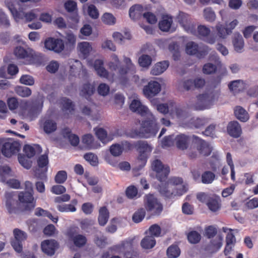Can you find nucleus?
Here are the masks:
<instances>
[{"mask_svg": "<svg viewBox=\"0 0 258 258\" xmlns=\"http://www.w3.org/2000/svg\"><path fill=\"white\" fill-rule=\"evenodd\" d=\"M182 183L181 178L173 177L169 178L165 184L160 185L159 191L163 196L172 198L186 191L185 187Z\"/></svg>", "mask_w": 258, "mask_h": 258, "instance_id": "1", "label": "nucleus"}, {"mask_svg": "<svg viewBox=\"0 0 258 258\" xmlns=\"http://www.w3.org/2000/svg\"><path fill=\"white\" fill-rule=\"evenodd\" d=\"M148 116H150L151 117L142 121L140 129L136 131V135L140 138H148L154 137L159 130V127L156 123L155 118L151 113Z\"/></svg>", "mask_w": 258, "mask_h": 258, "instance_id": "2", "label": "nucleus"}, {"mask_svg": "<svg viewBox=\"0 0 258 258\" xmlns=\"http://www.w3.org/2000/svg\"><path fill=\"white\" fill-rule=\"evenodd\" d=\"M140 51L143 54L139 57L138 63L141 67L148 69L155 58L156 51L149 43L143 45Z\"/></svg>", "mask_w": 258, "mask_h": 258, "instance_id": "3", "label": "nucleus"}, {"mask_svg": "<svg viewBox=\"0 0 258 258\" xmlns=\"http://www.w3.org/2000/svg\"><path fill=\"white\" fill-rule=\"evenodd\" d=\"M21 145L11 139H0V153L6 157H11L20 150Z\"/></svg>", "mask_w": 258, "mask_h": 258, "instance_id": "4", "label": "nucleus"}, {"mask_svg": "<svg viewBox=\"0 0 258 258\" xmlns=\"http://www.w3.org/2000/svg\"><path fill=\"white\" fill-rule=\"evenodd\" d=\"M152 169L156 172V176L161 182L164 181L170 172L169 167L163 164L162 162L158 159H154L151 163Z\"/></svg>", "mask_w": 258, "mask_h": 258, "instance_id": "5", "label": "nucleus"}, {"mask_svg": "<svg viewBox=\"0 0 258 258\" xmlns=\"http://www.w3.org/2000/svg\"><path fill=\"white\" fill-rule=\"evenodd\" d=\"M214 95L212 92L205 93L198 96V102L194 107L196 110L208 108L213 103Z\"/></svg>", "mask_w": 258, "mask_h": 258, "instance_id": "6", "label": "nucleus"}, {"mask_svg": "<svg viewBox=\"0 0 258 258\" xmlns=\"http://www.w3.org/2000/svg\"><path fill=\"white\" fill-rule=\"evenodd\" d=\"M135 147L139 152L138 160L143 164L146 162L147 159L152 150V147L147 142L139 141L136 143Z\"/></svg>", "mask_w": 258, "mask_h": 258, "instance_id": "7", "label": "nucleus"}, {"mask_svg": "<svg viewBox=\"0 0 258 258\" xmlns=\"http://www.w3.org/2000/svg\"><path fill=\"white\" fill-rule=\"evenodd\" d=\"M13 233L14 239L12 240L11 245L16 251L20 253L23 249L22 242L27 239V234L18 228L15 229Z\"/></svg>", "mask_w": 258, "mask_h": 258, "instance_id": "8", "label": "nucleus"}, {"mask_svg": "<svg viewBox=\"0 0 258 258\" xmlns=\"http://www.w3.org/2000/svg\"><path fill=\"white\" fill-rule=\"evenodd\" d=\"M45 48L49 50H52L56 53H60L64 48V44L61 39H55L49 37L44 42Z\"/></svg>", "mask_w": 258, "mask_h": 258, "instance_id": "9", "label": "nucleus"}, {"mask_svg": "<svg viewBox=\"0 0 258 258\" xmlns=\"http://www.w3.org/2000/svg\"><path fill=\"white\" fill-rule=\"evenodd\" d=\"M18 200L26 208L31 210L35 207L36 201L33 194L31 192L21 191L18 195Z\"/></svg>", "mask_w": 258, "mask_h": 258, "instance_id": "10", "label": "nucleus"}, {"mask_svg": "<svg viewBox=\"0 0 258 258\" xmlns=\"http://www.w3.org/2000/svg\"><path fill=\"white\" fill-rule=\"evenodd\" d=\"M161 91V85L156 81H150L145 86L143 89L144 95L148 98H151L157 95Z\"/></svg>", "mask_w": 258, "mask_h": 258, "instance_id": "11", "label": "nucleus"}, {"mask_svg": "<svg viewBox=\"0 0 258 258\" xmlns=\"http://www.w3.org/2000/svg\"><path fill=\"white\" fill-rule=\"evenodd\" d=\"M178 22L185 31L193 33L196 31V26L191 22L189 16L184 13H180L177 17Z\"/></svg>", "mask_w": 258, "mask_h": 258, "instance_id": "12", "label": "nucleus"}, {"mask_svg": "<svg viewBox=\"0 0 258 258\" xmlns=\"http://www.w3.org/2000/svg\"><path fill=\"white\" fill-rule=\"evenodd\" d=\"M132 148L130 143L127 141H122L120 144H114L109 148L111 154L114 157H118L121 155L124 150H129Z\"/></svg>", "mask_w": 258, "mask_h": 258, "instance_id": "13", "label": "nucleus"}, {"mask_svg": "<svg viewBox=\"0 0 258 258\" xmlns=\"http://www.w3.org/2000/svg\"><path fill=\"white\" fill-rule=\"evenodd\" d=\"M58 247V243L54 240H45L41 242V247L42 251L45 254L51 256L55 253Z\"/></svg>", "mask_w": 258, "mask_h": 258, "instance_id": "14", "label": "nucleus"}, {"mask_svg": "<svg viewBox=\"0 0 258 258\" xmlns=\"http://www.w3.org/2000/svg\"><path fill=\"white\" fill-rule=\"evenodd\" d=\"M144 203L149 210H162L163 205L160 201L153 195L149 194L145 196Z\"/></svg>", "mask_w": 258, "mask_h": 258, "instance_id": "15", "label": "nucleus"}, {"mask_svg": "<svg viewBox=\"0 0 258 258\" xmlns=\"http://www.w3.org/2000/svg\"><path fill=\"white\" fill-rule=\"evenodd\" d=\"M67 236L70 240L73 241L75 245L78 247L84 246L87 242L86 236L82 234L76 235V232L73 229H70L68 231Z\"/></svg>", "mask_w": 258, "mask_h": 258, "instance_id": "16", "label": "nucleus"}, {"mask_svg": "<svg viewBox=\"0 0 258 258\" xmlns=\"http://www.w3.org/2000/svg\"><path fill=\"white\" fill-rule=\"evenodd\" d=\"M130 108L132 111L137 112L143 116L151 114L148 108L143 105L141 101L138 99L132 100L130 105Z\"/></svg>", "mask_w": 258, "mask_h": 258, "instance_id": "17", "label": "nucleus"}, {"mask_svg": "<svg viewBox=\"0 0 258 258\" xmlns=\"http://www.w3.org/2000/svg\"><path fill=\"white\" fill-rule=\"evenodd\" d=\"M194 142L195 147L197 148L199 154L204 156L210 155L212 148L208 143L200 139H197Z\"/></svg>", "mask_w": 258, "mask_h": 258, "instance_id": "18", "label": "nucleus"}, {"mask_svg": "<svg viewBox=\"0 0 258 258\" xmlns=\"http://www.w3.org/2000/svg\"><path fill=\"white\" fill-rule=\"evenodd\" d=\"M222 237L221 235H218L210 241V243L206 246V249L212 253L216 252L222 247Z\"/></svg>", "mask_w": 258, "mask_h": 258, "instance_id": "19", "label": "nucleus"}, {"mask_svg": "<svg viewBox=\"0 0 258 258\" xmlns=\"http://www.w3.org/2000/svg\"><path fill=\"white\" fill-rule=\"evenodd\" d=\"M126 219L124 218H114L111 220V223L106 228V231L113 233L117 230V227H124L126 225Z\"/></svg>", "mask_w": 258, "mask_h": 258, "instance_id": "20", "label": "nucleus"}, {"mask_svg": "<svg viewBox=\"0 0 258 258\" xmlns=\"http://www.w3.org/2000/svg\"><path fill=\"white\" fill-rule=\"evenodd\" d=\"M227 132L230 136L238 138L240 136L242 130L239 123L237 121H233L228 124Z\"/></svg>", "mask_w": 258, "mask_h": 258, "instance_id": "21", "label": "nucleus"}, {"mask_svg": "<svg viewBox=\"0 0 258 258\" xmlns=\"http://www.w3.org/2000/svg\"><path fill=\"white\" fill-rule=\"evenodd\" d=\"M220 15L221 16L222 20L224 21L225 23V26L226 27L227 29L228 30V31H229V33L231 34L232 33V30L235 28V27L237 25L238 23V21L235 19L233 20L232 21L228 23L227 21V20L228 19V16L229 15L228 13L224 10H221L219 12Z\"/></svg>", "mask_w": 258, "mask_h": 258, "instance_id": "22", "label": "nucleus"}, {"mask_svg": "<svg viewBox=\"0 0 258 258\" xmlns=\"http://www.w3.org/2000/svg\"><path fill=\"white\" fill-rule=\"evenodd\" d=\"M15 55L20 58L32 57L34 55V51L31 48L25 49L21 46L16 47L14 50Z\"/></svg>", "mask_w": 258, "mask_h": 258, "instance_id": "23", "label": "nucleus"}, {"mask_svg": "<svg viewBox=\"0 0 258 258\" xmlns=\"http://www.w3.org/2000/svg\"><path fill=\"white\" fill-rule=\"evenodd\" d=\"M175 141L177 148L179 150H183L187 148L189 143V138L185 135L181 134L176 136Z\"/></svg>", "mask_w": 258, "mask_h": 258, "instance_id": "24", "label": "nucleus"}, {"mask_svg": "<svg viewBox=\"0 0 258 258\" xmlns=\"http://www.w3.org/2000/svg\"><path fill=\"white\" fill-rule=\"evenodd\" d=\"M168 61H163L157 62L152 68L151 74L152 75L158 76L163 73L168 67Z\"/></svg>", "mask_w": 258, "mask_h": 258, "instance_id": "25", "label": "nucleus"}, {"mask_svg": "<svg viewBox=\"0 0 258 258\" xmlns=\"http://www.w3.org/2000/svg\"><path fill=\"white\" fill-rule=\"evenodd\" d=\"M143 8L140 5L133 6L130 9L129 15L133 20L139 19L143 15Z\"/></svg>", "mask_w": 258, "mask_h": 258, "instance_id": "26", "label": "nucleus"}, {"mask_svg": "<svg viewBox=\"0 0 258 258\" xmlns=\"http://www.w3.org/2000/svg\"><path fill=\"white\" fill-rule=\"evenodd\" d=\"M61 134L64 138L69 140V141L72 146H76L78 145L79 143V137L77 135L72 134L70 129L64 128L62 130Z\"/></svg>", "mask_w": 258, "mask_h": 258, "instance_id": "27", "label": "nucleus"}, {"mask_svg": "<svg viewBox=\"0 0 258 258\" xmlns=\"http://www.w3.org/2000/svg\"><path fill=\"white\" fill-rule=\"evenodd\" d=\"M23 151L28 158H31L33 157L36 153L41 152V149L38 145H35L32 146L29 145H25L23 148Z\"/></svg>", "mask_w": 258, "mask_h": 258, "instance_id": "28", "label": "nucleus"}, {"mask_svg": "<svg viewBox=\"0 0 258 258\" xmlns=\"http://www.w3.org/2000/svg\"><path fill=\"white\" fill-rule=\"evenodd\" d=\"M232 43L235 50L237 52H240L244 46V41L243 38L239 33H235L232 38Z\"/></svg>", "mask_w": 258, "mask_h": 258, "instance_id": "29", "label": "nucleus"}, {"mask_svg": "<svg viewBox=\"0 0 258 258\" xmlns=\"http://www.w3.org/2000/svg\"><path fill=\"white\" fill-rule=\"evenodd\" d=\"M82 143L84 148L87 149H92L97 147V144L94 141V138L91 134H87L82 137Z\"/></svg>", "mask_w": 258, "mask_h": 258, "instance_id": "30", "label": "nucleus"}, {"mask_svg": "<svg viewBox=\"0 0 258 258\" xmlns=\"http://www.w3.org/2000/svg\"><path fill=\"white\" fill-rule=\"evenodd\" d=\"M94 67L97 74L103 78H107L108 76L107 71L103 67V62L100 59H97L95 61Z\"/></svg>", "mask_w": 258, "mask_h": 258, "instance_id": "31", "label": "nucleus"}, {"mask_svg": "<svg viewBox=\"0 0 258 258\" xmlns=\"http://www.w3.org/2000/svg\"><path fill=\"white\" fill-rule=\"evenodd\" d=\"M234 114L238 119L243 122L246 121L249 118L247 112L243 107L240 106L235 107L234 109Z\"/></svg>", "mask_w": 258, "mask_h": 258, "instance_id": "32", "label": "nucleus"}, {"mask_svg": "<svg viewBox=\"0 0 258 258\" xmlns=\"http://www.w3.org/2000/svg\"><path fill=\"white\" fill-rule=\"evenodd\" d=\"M61 109L65 113H71L74 109V105L71 100L63 97L60 99Z\"/></svg>", "mask_w": 258, "mask_h": 258, "instance_id": "33", "label": "nucleus"}, {"mask_svg": "<svg viewBox=\"0 0 258 258\" xmlns=\"http://www.w3.org/2000/svg\"><path fill=\"white\" fill-rule=\"evenodd\" d=\"M216 32L217 36L220 39H225L230 35L225 26L220 23H218L215 26Z\"/></svg>", "mask_w": 258, "mask_h": 258, "instance_id": "34", "label": "nucleus"}, {"mask_svg": "<svg viewBox=\"0 0 258 258\" xmlns=\"http://www.w3.org/2000/svg\"><path fill=\"white\" fill-rule=\"evenodd\" d=\"M207 205L210 210H218L221 208V200L219 197L209 198Z\"/></svg>", "mask_w": 258, "mask_h": 258, "instance_id": "35", "label": "nucleus"}, {"mask_svg": "<svg viewBox=\"0 0 258 258\" xmlns=\"http://www.w3.org/2000/svg\"><path fill=\"white\" fill-rule=\"evenodd\" d=\"M155 244V239L152 236H145L141 242V245L144 249H151L153 248Z\"/></svg>", "mask_w": 258, "mask_h": 258, "instance_id": "36", "label": "nucleus"}, {"mask_svg": "<svg viewBox=\"0 0 258 258\" xmlns=\"http://www.w3.org/2000/svg\"><path fill=\"white\" fill-rule=\"evenodd\" d=\"M95 91V87L90 84H85L81 91L80 94L81 96L88 98L89 97L93 94Z\"/></svg>", "mask_w": 258, "mask_h": 258, "instance_id": "37", "label": "nucleus"}, {"mask_svg": "<svg viewBox=\"0 0 258 258\" xmlns=\"http://www.w3.org/2000/svg\"><path fill=\"white\" fill-rule=\"evenodd\" d=\"M172 23L171 18L167 16L164 17L162 20L159 23V27L160 29L162 31H168L171 27Z\"/></svg>", "mask_w": 258, "mask_h": 258, "instance_id": "38", "label": "nucleus"}, {"mask_svg": "<svg viewBox=\"0 0 258 258\" xmlns=\"http://www.w3.org/2000/svg\"><path fill=\"white\" fill-rule=\"evenodd\" d=\"M180 254V249L176 244L170 245L167 249V254L170 258H177Z\"/></svg>", "mask_w": 258, "mask_h": 258, "instance_id": "39", "label": "nucleus"}, {"mask_svg": "<svg viewBox=\"0 0 258 258\" xmlns=\"http://www.w3.org/2000/svg\"><path fill=\"white\" fill-rule=\"evenodd\" d=\"M78 48L84 56H87L92 50V46L90 43L88 42H82L79 43L78 44Z\"/></svg>", "mask_w": 258, "mask_h": 258, "instance_id": "40", "label": "nucleus"}, {"mask_svg": "<svg viewBox=\"0 0 258 258\" xmlns=\"http://www.w3.org/2000/svg\"><path fill=\"white\" fill-rule=\"evenodd\" d=\"M64 39L66 40V45L69 46L70 48H73L76 43V36L71 31L66 32Z\"/></svg>", "mask_w": 258, "mask_h": 258, "instance_id": "41", "label": "nucleus"}, {"mask_svg": "<svg viewBox=\"0 0 258 258\" xmlns=\"http://www.w3.org/2000/svg\"><path fill=\"white\" fill-rule=\"evenodd\" d=\"M186 53L189 55H195L199 52L198 45L192 41L187 42L185 45Z\"/></svg>", "mask_w": 258, "mask_h": 258, "instance_id": "42", "label": "nucleus"}, {"mask_svg": "<svg viewBox=\"0 0 258 258\" xmlns=\"http://www.w3.org/2000/svg\"><path fill=\"white\" fill-rule=\"evenodd\" d=\"M97 138L102 142L105 143L109 141L106 131L102 128H94Z\"/></svg>", "mask_w": 258, "mask_h": 258, "instance_id": "43", "label": "nucleus"}, {"mask_svg": "<svg viewBox=\"0 0 258 258\" xmlns=\"http://www.w3.org/2000/svg\"><path fill=\"white\" fill-rule=\"evenodd\" d=\"M15 91L16 93L22 97H28L31 94V90L28 87L23 86H17Z\"/></svg>", "mask_w": 258, "mask_h": 258, "instance_id": "44", "label": "nucleus"}, {"mask_svg": "<svg viewBox=\"0 0 258 258\" xmlns=\"http://www.w3.org/2000/svg\"><path fill=\"white\" fill-rule=\"evenodd\" d=\"M56 123L52 120H47L43 125V129L46 134H50L56 130Z\"/></svg>", "mask_w": 258, "mask_h": 258, "instance_id": "45", "label": "nucleus"}, {"mask_svg": "<svg viewBox=\"0 0 258 258\" xmlns=\"http://www.w3.org/2000/svg\"><path fill=\"white\" fill-rule=\"evenodd\" d=\"M215 178V175L210 171L204 172L202 175V181L203 183H211Z\"/></svg>", "mask_w": 258, "mask_h": 258, "instance_id": "46", "label": "nucleus"}, {"mask_svg": "<svg viewBox=\"0 0 258 258\" xmlns=\"http://www.w3.org/2000/svg\"><path fill=\"white\" fill-rule=\"evenodd\" d=\"M168 49L172 53L173 59L176 60L179 58V46L176 42H173L169 45Z\"/></svg>", "mask_w": 258, "mask_h": 258, "instance_id": "47", "label": "nucleus"}, {"mask_svg": "<svg viewBox=\"0 0 258 258\" xmlns=\"http://www.w3.org/2000/svg\"><path fill=\"white\" fill-rule=\"evenodd\" d=\"M201 239V236L196 231L189 232L187 234V239L188 241L193 244L198 243Z\"/></svg>", "mask_w": 258, "mask_h": 258, "instance_id": "48", "label": "nucleus"}, {"mask_svg": "<svg viewBox=\"0 0 258 258\" xmlns=\"http://www.w3.org/2000/svg\"><path fill=\"white\" fill-rule=\"evenodd\" d=\"M129 70H128L127 68L124 66H120L119 68L118 79L121 83L125 84L127 82V79L126 77V75Z\"/></svg>", "mask_w": 258, "mask_h": 258, "instance_id": "49", "label": "nucleus"}, {"mask_svg": "<svg viewBox=\"0 0 258 258\" xmlns=\"http://www.w3.org/2000/svg\"><path fill=\"white\" fill-rule=\"evenodd\" d=\"M208 122V120L205 118H197L191 119V124L195 128H200Z\"/></svg>", "mask_w": 258, "mask_h": 258, "instance_id": "50", "label": "nucleus"}, {"mask_svg": "<svg viewBox=\"0 0 258 258\" xmlns=\"http://www.w3.org/2000/svg\"><path fill=\"white\" fill-rule=\"evenodd\" d=\"M102 22L107 25H111L115 23V18L110 13H106L101 17Z\"/></svg>", "mask_w": 258, "mask_h": 258, "instance_id": "51", "label": "nucleus"}, {"mask_svg": "<svg viewBox=\"0 0 258 258\" xmlns=\"http://www.w3.org/2000/svg\"><path fill=\"white\" fill-rule=\"evenodd\" d=\"M84 158L86 161L89 162L91 165L93 166H96L98 164L97 156L92 153L85 154L84 156Z\"/></svg>", "mask_w": 258, "mask_h": 258, "instance_id": "52", "label": "nucleus"}, {"mask_svg": "<svg viewBox=\"0 0 258 258\" xmlns=\"http://www.w3.org/2000/svg\"><path fill=\"white\" fill-rule=\"evenodd\" d=\"M205 236L208 238H212L214 237L217 233V228L213 226H208L205 228Z\"/></svg>", "mask_w": 258, "mask_h": 258, "instance_id": "53", "label": "nucleus"}, {"mask_svg": "<svg viewBox=\"0 0 258 258\" xmlns=\"http://www.w3.org/2000/svg\"><path fill=\"white\" fill-rule=\"evenodd\" d=\"M205 19L210 22H213L216 19V15L211 8H207L204 10Z\"/></svg>", "mask_w": 258, "mask_h": 258, "instance_id": "54", "label": "nucleus"}, {"mask_svg": "<svg viewBox=\"0 0 258 258\" xmlns=\"http://www.w3.org/2000/svg\"><path fill=\"white\" fill-rule=\"evenodd\" d=\"M171 113H175L177 117L181 119H183L189 116V113L187 111L177 107L175 108L174 111Z\"/></svg>", "mask_w": 258, "mask_h": 258, "instance_id": "55", "label": "nucleus"}, {"mask_svg": "<svg viewBox=\"0 0 258 258\" xmlns=\"http://www.w3.org/2000/svg\"><path fill=\"white\" fill-rule=\"evenodd\" d=\"M150 236L155 237H159L161 232V227L156 224L151 225L148 229Z\"/></svg>", "mask_w": 258, "mask_h": 258, "instance_id": "56", "label": "nucleus"}, {"mask_svg": "<svg viewBox=\"0 0 258 258\" xmlns=\"http://www.w3.org/2000/svg\"><path fill=\"white\" fill-rule=\"evenodd\" d=\"M98 222L101 226L105 225L109 218V211H99Z\"/></svg>", "mask_w": 258, "mask_h": 258, "instance_id": "57", "label": "nucleus"}, {"mask_svg": "<svg viewBox=\"0 0 258 258\" xmlns=\"http://www.w3.org/2000/svg\"><path fill=\"white\" fill-rule=\"evenodd\" d=\"M126 197L130 199H133L138 196V190L134 185L128 186L125 190Z\"/></svg>", "mask_w": 258, "mask_h": 258, "instance_id": "58", "label": "nucleus"}, {"mask_svg": "<svg viewBox=\"0 0 258 258\" xmlns=\"http://www.w3.org/2000/svg\"><path fill=\"white\" fill-rule=\"evenodd\" d=\"M26 156L18 155V160L20 164L27 169H30L32 166V161L26 158Z\"/></svg>", "mask_w": 258, "mask_h": 258, "instance_id": "59", "label": "nucleus"}, {"mask_svg": "<svg viewBox=\"0 0 258 258\" xmlns=\"http://www.w3.org/2000/svg\"><path fill=\"white\" fill-rule=\"evenodd\" d=\"M175 138L173 135L165 137L161 141V146L163 148H167L173 145Z\"/></svg>", "mask_w": 258, "mask_h": 258, "instance_id": "60", "label": "nucleus"}, {"mask_svg": "<svg viewBox=\"0 0 258 258\" xmlns=\"http://www.w3.org/2000/svg\"><path fill=\"white\" fill-rule=\"evenodd\" d=\"M13 197V192H7L5 194L6 205L8 209H10L13 208V206L15 203V200Z\"/></svg>", "mask_w": 258, "mask_h": 258, "instance_id": "61", "label": "nucleus"}, {"mask_svg": "<svg viewBox=\"0 0 258 258\" xmlns=\"http://www.w3.org/2000/svg\"><path fill=\"white\" fill-rule=\"evenodd\" d=\"M146 215L145 211H137L132 216L133 221L136 223L141 222Z\"/></svg>", "mask_w": 258, "mask_h": 258, "instance_id": "62", "label": "nucleus"}, {"mask_svg": "<svg viewBox=\"0 0 258 258\" xmlns=\"http://www.w3.org/2000/svg\"><path fill=\"white\" fill-rule=\"evenodd\" d=\"M67 178V174L65 171H58L55 176V181L57 183H63Z\"/></svg>", "mask_w": 258, "mask_h": 258, "instance_id": "63", "label": "nucleus"}, {"mask_svg": "<svg viewBox=\"0 0 258 258\" xmlns=\"http://www.w3.org/2000/svg\"><path fill=\"white\" fill-rule=\"evenodd\" d=\"M64 8L69 13L78 11L77 3L72 0H69L65 3Z\"/></svg>", "mask_w": 258, "mask_h": 258, "instance_id": "64", "label": "nucleus"}]
</instances>
